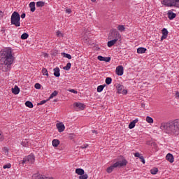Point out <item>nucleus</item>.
Returning a JSON list of instances; mask_svg holds the SVG:
<instances>
[{
	"label": "nucleus",
	"instance_id": "nucleus-1",
	"mask_svg": "<svg viewBox=\"0 0 179 179\" xmlns=\"http://www.w3.org/2000/svg\"><path fill=\"white\" fill-rule=\"evenodd\" d=\"M13 60V55H12V50L10 48H6L3 50L0 60V69H1L3 72L10 71Z\"/></svg>",
	"mask_w": 179,
	"mask_h": 179
},
{
	"label": "nucleus",
	"instance_id": "nucleus-2",
	"mask_svg": "<svg viewBox=\"0 0 179 179\" xmlns=\"http://www.w3.org/2000/svg\"><path fill=\"white\" fill-rule=\"evenodd\" d=\"M160 129L165 131L166 134L169 135H173L174 136H178L179 135V119L170 122H164L160 125Z\"/></svg>",
	"mask_w": 179,
	"mask_h": 179
},
{
	"label": "nucleus",
	"instance_id": "nucleus-3",
	"mask_svg": "<svg viewBox=\"0 0 179 179\" xmlns=\"http://www.w3.org/2000/svg\"><path fill=\"white\" fill-rule=\"evenodd\" d=\"M120 38H121V34L120 32L116 29H113L110 36H109V39L111 41L108 42V47H113V45H114Z\"/></svg>",
	"mask_w": 179,
	"mask_h": 179
},
{
	"label": "nucleus",
	"instance_id": "nucleus-4",
	"mask_svg": "<svg viewBox=\"0 0 179 179\" xmlns=\"http://www.w3.org/2000/svg\"><path fill=\"white\" fill-rule=\"evenodd\" d=\"M127 164H128V161H127V159H123L122 161H117L112 164L110 166L108 167L106 169V172L108 174H110V173H113V171H114V169L118 167H125Z\"/></svg>",
	"mask_w": 179,
	"mask_h": 179
},
{
	"label": "nucleus",
	"instance_id": "nucleus-5",
	"mask_svg": "<svg viewBox=\"0 0 179 179\" xmlns=\"http://www.w3.org/2000/svg\"><path fill=\"white\" fill-rule=\"evenodd\" d=\"M11 24H14L16 27H20V15L19 13L15 11L11 15L10 18Z\"/></svg>",
	"mask_w": 179,
	"mask_h": 179
},
{
	"label": "nucleus",
	"instance_id": "nucleus-6",
	"mask_svg": "<svg viewBox=\"0 0 179 179\" xmlns=\"http://www.w3.org/2000/svg\"><path fill=\"white\" fill-rule=\"evenodd\" d=\"M162 5L168 7L176 6V8H179V0H163L162 1Z\"/></svg>",
	"mask_w": 179,
	"mask_h": 179
},
{
	"label": "nucleus",
	"instance_id": "nucleus-7",
	"mask_svg": "<svg viewBox=\"0 0 179 179\" xmlns=\"http://www.w3.org/2000/svg\"><path fill=\"white\" fill-rule=\"evenodd\" d=\"M34 163V155H30L25 157L22 160V164H27V166H31Z\"/></svg>",
	"mask_w": 179,
	"mask_h": 179
},
{
	"label": "nucleus",
	"instance_id": "nucleus-8",
	"mask_svg": "<svg viewBox=\"0 0 179 179\" xmlns=\"http://www.w3.org/2000/svg\"><path fill=\"white\" fill-rule=\"evenodd\" d=\"M73 107L76 111H82L83 110H85L86 106L80 102H75L73 103Z\"/></svg>",
	"mask_w": 179,
	"mask_h": 179
},
{
	"label": "nucleus",
	"instance_id": "nucleus-9",
	"mask_svg": "<svg viewBox=\"0 0 179 179\" xmlns=\"http://www.w3.org/2000/svg\"><path fill=\"white\" fill-rule=\"evenodd\" d=\"M115 72L118 76H122L124 75V67L122 66H118L116 68Z\"/></svg>",
	"mask_w": 179,
	"mask_h": 179
},
{
	"label": "nucleus",
	"instance_id": "nucleus-10",
	"mask_svg": "<svg viewBox=\"0 0 179 179\" xmlns=\"http://www.w3.org/2000/svg\"><path fill=\"white\" fill-rule=\"evenodd\" d=\"M56 127L59 132H64L65 131V125L62 122L56 124Z\"/></svg>",
	"mask_w": 179,
	"mask_h": 179
},
{
	"label": "nucleus",
	"instance_id": "nucleus-11",
	"mask_svg": "<svg viewBox=\"0 0 179 179\" xmlns=\"http://www.w3.org/2000/svg\"><path fill=\"white\" fill-rule=\"evenodd\" d=\"M166 159L170 163H174V157L171 153L166 155Z\"/></svg>",
	"mask_w": 179,
	"mask_h": 179
},
{
	"label": "nucleus",
	"instance_id": "nucleus-12",
	"mask_svg": "<svg viewBox=\"0 0 179 179\" xmlns=\"http://www.w3.org/2000/svg\"><path fill=\"white\" fill-rule=\"evenodd\" d=\"M167 15H168V17H169V19H170V20H173V19H174L176 17V16H177V14L173 13V11H171V10H169Z\"/></svg>",
	"mask_w": 179,
	"mask_h": 179
},
{
	"label": "nucleus",
	"instance_id": "nucleus-13",
	"mask_svg": "<svg viewBox=\"0 0 179 179\" xmlns=\"http://www.w3.org/2000/svg\"><path fill=\"white\" fill-rule=\"evenodd\" d=\"M99 61H104L105 62H110L111 61L110 57H104L103 56H98Z\"/></svg>",
	"mask_w": 179,
	"mask_h": 179
},
{
	"label": "nucleus",
	"instance_id": "nucleus-14",
	"mask_svg": "<svg viewBox=\"0 0 179 179\" xmlns=\"http://www.w3.org/2000/svg\"><path fill=\"white\" fill-rule=\"evenodd\" d=\"M139 121L138 119H135L132 122H131L129 124V129H132L133 128H135V125H136V123Z\"/></svg>",
	"mask_w": 179,
	"mask_h": 179
},
{
	"label": "nucleus",
	"instance_id": "nucleus-15",
	"mask_svg": "<svg viewBox=\"0 0 179 179\" xmlns=\"http://www.w3.org/2000/svg\"><path fill=\"white\" fill-rule=\"evenodd\" d=\"M12 93H13V94H19V93H20V89L17 85H15L14 88H12Z\"/></svg>",
	"mask_w": 179,
	"mask_h": 179
},
{
	"label": "nucleus",
	"instance_id": "nucleus-16",
	"mask_svg": "<svg viewBox=\"0 0 179 179\" xmlns=\"http://www.w3.org/2000/svg\"><path fill=\"white\" fill-rule=\"evenodd\" d=\"M29 8L31 12H34L36 10V3L34 1H32L29 3Z\"/></svg>",
	"mask_w": 179,
	"mask_h": 179
},
{
	"label": "nucleus",
	"instance_id": "nucleus-17",
	"mask_svg": "<svg viewBox=\"0 0 179 179\" xmlns=\"http://www.w3.org/2000/svg\"><path fill=\"white\" fill-rule=\"evenodd\" d=\"M54 71V76H56V78H59L60 73H59V68L56 67L53 69Z\"/></svg>",
	"mask_w": 179,
	"mask_h": 179
},
{
	"label": "nucleus",
	"instance_id": "nucleus-18",
	"mask_svg": "<svg viewBox=\"0 0 179 179\" xmlns=\"http://www.w3.org/2000/svg\"><path fill=\"white\" fill-rule=\"evenodd\" d=\"M52 146H53L54 148H58V146H59V140H58V139H54V140H52Z\"/></svg>",
	"mask_w": 179,
	"mask_h": 179
},
{
	"label": "nucleus",
	"instance_id": "nucleus-19",
	"mask_svg": "<svg viewBox=\"0 0 179 179\" xmlns=\"http://www.w3.org/2000/svg\"><path fill=\"white\" fill-rule=\"evenodd\" d=\"M147 49L145 48H138L137 49V53L138 54H145V52H146Z\"/></svg>",
	"mask_w": 179,
	"mask_h": 179
},
{
	"label": "nucleus",
	"instance_id": "nucleus-20",
	"mask_svg": "<svg viewBox=\"0 0 179 179\" xmlns=\"http://www.w3.org/2000/svg\"><path fill=\"white\" fill-rule=\"evenodd\" d=\"M76 174H78V176H83V174H85V170L83 169H76Z\"/></svg>",
	"mask_w": 179,
	"mask_h": 179
},
{
	"label": "nucleus",
	"instance_id": "nucleus-21",
	"mask_svg": "<svg viewBox=\"0 0 179 179\" xmlns=\"http://www.w3.org/2000/svg\"><path fill=\"white\" fill-rule=\"evenodd\" d=\"M123 89H124V85H121L120 84L117 85V93L121 94V93H122Z\"/></svg>",
	"mask_w": 179,
	"mask_h": 179
},
{
	"label": "nucleus",
	"instance_id": "nucleus-22",
	"mask_svg": "<svg viewBox=\"0 0 179 179\" xmlns=\"http://www.w3.org/2000/svg\"><path fill=\"white\" fill-rule=\"evenodd\" d=\"M106 87V85H99L97 87V92L98 93H101L103 92V90Z\"/></svg>",
	"mask_w": 179,
	"mask_h": 179
},
{
	"label": "nucleus",
	"instance_id": "nucleus-23",
	"mask_svg": "<svg viewBox=\"0 0 179 179\" xmlns=\"http://www.w3.org/2000/svg\"><path fill=\"white\" fill-rule=\"evenodd\" d=\"M22 146H24V148H27L29 146V141L27 140H23L21 142Z\"/></svg>",
	"mask_w": 179,
	"mask_h": 179
},
{
	"label": "nucleus",
	"instance_id": "nucleus-24",
	"mask_svg": "<svg viewBox=\"0 0 179 179\" xmlns=\"http://www.w3.org/2000/svg\"><path fill=\"white\" fill-rule=\"evenodd\" d=\"M44 5H45V3H44L43 1H38L36 3L37 8H43V6H44Z\"/></svg>",
	"mask_w": 179,
	"mask_h": 179
},
{
	"label": "nucleus",
	"instance_id": "nucleus-25",
	"mask_svg": "<svg viewBox=\"0 0 179 179\" xmlns=\"http://www.w3.org/2000/svg\"><path fill=\"white\" fill-rule=\"evenodd\" d=\"M62 55H63L64 58H68V59H72V56H71V55L68 53L62 52Z\"/></svg>",
	"mask_w": 179,
	"mask_h": 179
},
{
	"label": "nucleus",
	"instance_id": "nucleus-26",
	"mask_svg": "<svg viewBox=\"0 0 179 179\" xmlns=\"http://www.w3.org/2000/svg\"><path fill=\"white\" fill-rule=\"evenodd\" d=\"M58 95V91H54L50 96L49 100H51V99H53V97H55Z\"/></svg>",
	"mask_w": 179,
	"mask_h": 179
},
{
	"label": "nucleus",
	"instance_id": "nucleus-27",
	"mask_svg": "<svg viewBox=\"0 0 179 179\" xmlns=\"http://www.w3.org/2000/svg\"><path fill=\"white\" fill-rule=\"evenodd\" d=\"M25 106L29 107V108H33V103L30 102V101H27L25 102Z\"/></svg>",
	"mask_w": 179,
	"mask_h": 179
},
{
	"label": "nucleus",
	"instance_id": "nucleus-28",
	"mask_svg": "<svg viewBox=\"0 0 179 179\" xmlns=\"http://www.w3.org/2000/svg\"><path fill=\"white\" fill-rule=\"evenodd\" d=\"M106 85H111V83L113 82V79L110 77H107L105 80Z\"/></svg>",
	"mask_w": 179,
	"mask_h": 179
},
{
	"label": "nucleus",
	"instance_id": "nucleus-29",
	"mask_svg": "<svg viewBox=\"0 0 179 179\" xmlns=\"http://www.w3.org/2000/svg\"><path fill=\"white\" fill-rule=\"evenodd\" d=\"M117 30H119V31H125V27L124 25H119L117 26Z\"/></svg>",
	"mask_w": 179,
	"mask_h": 179
},
{
	"label": "nucleus",
	"instance_id": "nucleus-30",
	"mask_svg": "<svg viewBox=\"0 0 179 179\" xmlns=\"http://www.w3.org/2000/svg\"><path fill=\"white\" fill-rule=\"evenodd\" d=\"M29 38V34H27V33H24L21 35L22 40H27V38Z\"/></svg>",
	"mask_w": 179,
	"mask_h": 179
},
{
	"label": "nucleus",
	"instance_id": "nucleus-31",
	"mask_svg": "<svg viewBox=\"0 0 179 179\" xmlns=\"http://www.w3.org/2000/svg\"><path fill=\"white\" fill-rule=\"evenodd\" d=\"M146 121L148 122V124H153V118L150 116L146 117Z\"/></svg>",
	"mask_w": 179,
	"mask_h": 179
},
{
	"label": "nucleus",
	"instance_id": "nucleus-32",
	"mask_svg": "<svg viewBox=\"0 0 179 179\" xmlns=\"http://www.w3.org/2000/svg\"><path fill=\"white\" fill-rule=\"evenodd\" d=\"M158 171H159V169L157 168H153L152 169L150 170L151 174H153V175L157 174Z\"/></svg>",
	"mask_w": 179,
	"mask_h": 179
},
{
	"label": "nucleus",
	"instance_id": "nucleus-33",
	"mask_svg": "<svg viewBox=\"0 0 179 179\" xmlns=\"http://www.w3.org/2000/svg\"><path fill=\"white\" fill-rule=\"evenodd\" d=\"M162 35L164 36H169V31H167V29L166 28H164L162 30Z\"/></svg>",
	"mask_w": 179,
	"mask_h": 179
},
{
	"label": "nucleus",
	"instance_id": "nucleus-34",
	"mask_svg": "<svg viewBox=\"0 0 179 179\" xmlns=\"http://www.w3.org/2000/svg\"><path fill=\"white\" fill-rule=\"evenodd\" d=\"M42 73L44 76H48V71H47V69H42Z\"/></svg>",
	"mask_w": 179,
	"mask_h": 179
},
{
	"label": "nucleus",
	"instance_id": "nucleus-35",
	"mask_svg": "<svg viewBox=\"0 0 179 179\" xmlns=\"http://www.w3.org/2000/svg\"><path fill=\"white\" fill-rule=\"evenodd\" d=\"M71 63H67L66 66L64 67L65 71H69L71 69Z\"/></svg>",
	"mask_w": 179,
	"mask_h": 179
},
{
	"label": "nucleus",
	"instance_id": "nucleus-36",
	"mask_svg": "<svg viewBox=\"0 0 179 179\" xmlns=\"http://www.w3.org/2000/svg\"><path fill=\"white\" fill-rule=\"evenodd\" d=\"M3 152L6 156H8L9 155V150H8L7 148H3Z\"/></svg>",
	"mask_w": 179,
	"mask_h": 179
},
{
	"label": "nucleus",
	"instance_id": "nucleus-37",
	"mask_svg": "<svg viewBox=\"0 0 179 179\" xmlns=\"http://www.w3.org/2000/svg\"><path fill=\"white\" fill-rule=\"evenodd\" d=\"M87 178H89V176H87V174H83L79 176V179H87Z\"/></svg>",
	"mask_w": 179,
	"mask_h": 179
},
{
	"label": "nucleus",
	"instance_id": "nucleus-38",
	"mask_svg": "<svg viewBox=\"0 0 179 179\" xmlns=\"http://www.w3.org/2000/svg\"><path fill=\"white\" fill-rule=\"evenodd\" d=\"M12 167V165L10 164H7L6 165H3V169H10Z\"/></svg>",
	"mask_w": 179,
	"mask_h": 179
},
{
	"label": "nucleus",
	"instance_id": "nucleus-39",
	"mask_svg": "<svg viewBox=\"0 0 179 179\" xmlns=\"http://www.w3.org/2000/svg\"><path fill=\"white\" fill-rule=\"evenodd\" d=\"M35 89H41V85L40 83H36L34 85Z\"/></svg>",
	"mask_w": 179,
	"mask_h": 179
},
{
	"label": "nucleus",
	"instance_id": "nucleus-40",
	"mask_svg": "<svg viewBox=\"0 0 179 179\" xmlns=\"http://www.w3.org/2000/svg\"><path fill=\"white\" fill-rule=\"evenodd\" d=\"M56 35L57 36V37H63V34H62V33H61V31H57V32H56Z\"/></svg>",
	"mask_w": 179,
	"mask_h": 179
},
{
	"label": "nucleus",
	"instance_id": "nucleus-41",
	"mask_svg": "<svg viewBox=\"0 0 179 179\" xmlns=\"http://www.w3.org/2000/svg\"><path fill=\"white\" fill-rule=\"evenodd\" d=\"M69 92L71 93H74V94H78V91L75 90L74 89L69 90Z\"/></svg>",
	"mask_w": 179,
	"mask_h": 179
},
{
	"label": "nucleus",
	"instance_id": "nucleus-42",
	"mask_svg": "<svg viewBox=\"0 0 179 179\" xmlns=\"http://www.w3.org/2000/svg\"><path fill=\"white\" fill-rule=\"evenodd\" d=\"M5 138L3 137V134H2V132L0 131V142H2Z\"/></svg>",
	"mask_w": 179,
	"mask_h": 179
},
{
	"label": "nucleus",
	"instance_id": "nucleus-43",
	"mask_svg": "<svg viewBox=\"0 0 179 179\" xmlns=\"http://www.w3.org/2000/svg\"><path fill=\"white\" fill-rule=\"evenodd\" d=\"M135 157H138L139 159H141V157H142V156H141V154L139 152H136L134 154Z\"/></svg>",
	"mask_w": 179,
	"mask_h": 179
},
{
	"label": "nucleus",
	"instance_id": "nucleus-44",
	"mask_svg": "<svg viewBox=\"0 0 179 179\" xmlns=\"http://www.w3.org/2000/svg\"><path fill=\"white\" fill-rule=\"evenodd\" d=\"M167 38V36L162 35L161 37V41H163V40H166Z\"/></svg>",
	"mask_w": 179,
	"mask_h": 179
},
{
	"label": "nucleus",
	"instance_id": "nucleus-45",
	"mask_svg": "<svg viewBox=\"0 0 179 179\" xmlns=\"http://www.w3.org/2000/svg\"><path fill=\"white\" fill-rule=\"evenodd\" d=\"M128 93V91L127 90H122L121 94H127Z\"/></svg>",
	"mask_w": 179,
	"mask_h": 179
},
{
	"label": "nucleus",
	"instance_id": "nucleus-46",
	"mask_svg": "<svg viewBox=\"0 0 179 179\" xmlns=\"http://www.w3.org/2000/svg\"><path fill=\"white\" fill-rule=\"evenodd\" d=\"M47 103V101H45V100H43V101H41V102H40V105L41 106H43V104H45Z\"/></svg>",
	"mask_w": 179,
	"mask_h": 179
},
{
	"label": "nucleus",
	"instance_id": "nucleus-47",
	"mask_svg": "<svg viewBox=\"0 0 179 179\" xmlns=\"http://www.w3.org/2000/svg\"><path fill=\"white\" fill-rule=\"evenodd\" d=\"M88 146L89 145L86 144V145H82L80 148L81 149H86V148H87Z\"/></svg>",
	"mask_w": 179,
	"mask_h": 179
},
{
	"label": "nucleus",
	"instance_id": "nucleus-48",
	"mask_svg": "<svg viewBox=\"0 0 179 179\" xmlns=\"http://www.w3.org/2000/svg\"><path fill=\"white\" fill-rule=\"evenodd\" d=\"M140 159H141V162H143V164H145V158H143V156H141L140 157Z\"/></svg>",
	"mask_w": 179,
	"mask_h": 179
},
{
	"label": "nucleus",
	"instance_id": "nucleus-49",
	"mask_svg": "<svg viewBox=\"0 0 179 179\" xmlns=\"http://www.w3.org/2000/svg\"><path fill=\"white\" fill-rule=\"evenodd\" d=\"M176 98L179 99V92H176Z\"/></svg>",
	"mask_w": 179,
	"mask_h": 179
},
{
	"label": "nucleus",
	"instance_id": "nucleus-50",
	"mask_svg": "<svg viewBox=\"0 0 179 179\" xmlns=\"http://www.w3.org/2000/svg\"><path fill=\"white\" fill-rule=\"evenodd\" d=\"M71 12H72V10H71V9H66V13H71Z\"/></svg>",
	"mask_w": 179,
	"mask_h": 179
},
{
	"label": "nucleus",
	"instance_id": "nucleus-51",
	"mask_svg": "<svg viewBox=\"0 0 179 179\" xmlns=\"http://www.w3.org/2000/svg\"><path fill=\"white\" fill-rule=\"evenodd\" d=\"M21 17H22V19H24V17H26V14L25 13H22L21 15Z\"/></svg>",
	"mask_w": 179,
	"mask_h": 179
},
{
	"label": "nucleus",
	"instance_id": "nucleus-52",
	"mask_svg": "<svg viewBox=\"0 0 179 179\" xmlns=\"http://www.w3.org/2000/svg\"><path fill=\"white\" fill-rule=\"evenodd\" d=\"M92 134H97V131L96 130H92Z\"/></svg>",
	"mask_w": 179,
	"mask_h": 179
},
{
	"label": "nucleus",
	"instance_id": "nucleus-53",
	"mask_svg": "<svg viewBox=\"0 0 179 179\" xmlns=\"http://www.w3.org/2000/svg\"><path fill=\"white\" fill-rule=\"evenodd\" d=\"M0 19H2V12L0 11Z\"/></svg>",
	"mask_w": 179,
	"mask_h": 179
},
{
	"label": "nucleus",
	"instance_id": "nucleus-54",
	"mask_svg": "<svg viewBox=\"0 0 179 179\" xmlns=\"http://www.w3.org/2000/svg\"><path fill=\"white\" fill-rule=\"evenodd\" d=\"M45 57H48V55L47 53H45Z\"/></svg>",
	"mask_w": 179,
	"mask_h": 179
},
{
	"label": "nucleus",
	"instance_id": "nucleus-55",
	"mask_svg": "<svg viewBox=\"0 0 179 179\" xmlns=\"http://www.w3.org/2000/svg\"><path fill=\"white\" fill-rule=\"evenodd\" d=\"M92 2H96V0H91Z\"/></svg>",
	"mask_w": 179,
	"mask_h": 179
},
{
	"label": "nucleus",
	"instance_id": "nucleus-56",
	"mask_svg": "<svg viewBox=\"0 0 179 179\" xmlns=\"http://www.w3.org/2000/svg\"><path fill=\"white\" fill-rule=\"evenodd\" d=\"M147 145H150V143H147Z\"/></svg>",
	"mask_w": 179,
	"mask_h": 179
},
{
	"label": "nucleus",
	"instance_id": "nucleus-57",
	"mask_svg": "<svg viewBox=\"0 0 179 179\" xmlns=\"http://www.w3.org/2000/svg\"><path fill=\"white\" fill-rule=\"evenodd\" d=\"M55 101H57V100H55Z\"/></svg>",
	"mask_w": 179,
	"mask_h": 179
}]
</instances>
